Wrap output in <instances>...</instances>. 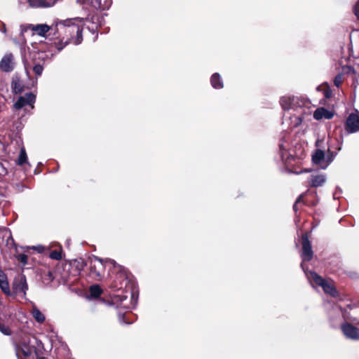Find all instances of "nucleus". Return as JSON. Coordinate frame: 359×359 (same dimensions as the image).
<instances>
[{
	"mask_svg": "<svg viewBox=\"0 0 359 359\" xmlns=\"http://www.w3.org/2000/svg\"><path fill=\"white\" fill-rule=\"evenodd\" d=\"M107 264H109L114 268L118 269L120 273L117 276V279H121L119 284L115 281L112 285V287L118 292V293L114 294L111 298L112 304L116 305L117 308L130 309L133 304V302L134 301L135 296L133 292L128 290H122L123 286L126 288L128 287L129 280H128L126 270L121 266L117 264L116 262L112 259H107L104 261L100 258L93 257L90 259V276L96 280H100L104 276V269Z\"/></svg>",
	"mask_w": 359,
	"mask_h": 359,
	"instance_id": "f257e3e1",
	"label": "nucleus"
},
{
	"mask_svg": "<svg viewBox=\"0 0 359 359\" xmlns=\"http://www.w3.org/2000/svg\"><path fill=\"white\" fill-rule=\"evenodd\" d=\"M282 108L286 111L284 117H289L293 127L299 126L305 115L311 114V102L303 97L283 96L280 100Z\"/></svg>",
	"mask_w": 359,
	"mask_h": 359,
	"instance_id": "f03ea898",
	"label": "nucleus"
},
{
	"mask_svg": "<svg viewBox=\"0 0 359 359\" xmlns=\"http://www.w3.org/2000/svg\"><path fill=\"white\" fill-rule=\"evenodd\" d=\"M76 20H78V18L67 19L60 21L57 24L56 26H60V29H63L65 33L68 36L63 46H57L58 50H61L69 42H72L75 45H78L81 43L83 40V28L81 25L74 22Z\"/></svg>",
	"mask_w": 359,
	"mask_h": 359,
	"instance_id": "7ed1b4c3",
	"label": "nucleus"
},
{
	"mask_svg": "<svg viewBox=\"0 0 359 359\" xmlns=\"http://www.w3.org/2000/svg\"><path fill=\"white\" fill-rule=\"evenodd\" d=\"M0 150H2L8 158L12 159L14 154L19 150L20 154L17 159V164L22 165L27 163V156L25 147L22 145V141L20 137L11 140L10 144H5L0 141Z\"/></svg>",
	"mask_w": 359,
	"mask_h": 359,
	"instance_id": "20e7f679",
	"label": "nucleus"
},
{
	"mask_svg": "<svg viewBox=\"0 0 359 359\" xmlns=\"http://www.w3.org/2000/svg\"><path fill=\"white\" fill-rule=\"evenodd\" d=\"M301 267L311 284L316 283L317 285L322 287L325 293H327L332 297H336L337 295V290L330 282L323 279L314 271H307L302 263L301 264Z\"/></svg>",
	"mask_w": 359,
	"mask_h": 359,
	"instance_id": "39448f33",
	"label": "nucleus"
},
{
	"mask_svg": "<svg viewBox=\"0 0 359 359\" xmlns=\"http://www.w3.org/2000/svg\"><path fill=\"white\" fill-rule=\"evenodd\" d=\"M36 341L37 339L34 337H25L20 341L15 346L16 355L18 359H21L22 356L27 358L35 350L33 341Z\"/></svg>",
	"mask_w": 359,
	"mask_h": 359,
	"instance_id": "423d86ee",
	"label": "nucleus"
},
{
	"mask_svg": "<svg viewBox=\"0 0 359 359\" xmlns=\"http://www.w3.org/2000/svg\"><path fill=\"white\" fill-rule=\"evenodd\" d=\"M35 101L36 96L33 93H26L25 95L18 97V100L13 104V109L19 110L25 108L26 106H29L32 109Z\"/></svg>",
	"mask_w": 359,
	"mask_h": 359,
	"instance_id": "0eeeda50",
	"label": "nucleus"
},
{
	"mask_svg": "<svg viewBox=\"0 0 359 359\" xmlns=\"http://www.w3.org/2000/svg\"><path fill=\"white\" fill-rule=\"evenodd\" d=\"M13 292L20 296L22 299L26 298V292L28 290V286L25 276H20L19 278H15L13 283Z\"/></svg>",
	"mask_w": 359,
	"mask_h": 359,
	"instance_id": "6e6552de",
	"label": "nucleus"
},
{
	"mask_svg": "<svg viewBox=\"0 0 359 359\" xmlns=\"http://www.w3.org/2000/svg\"><path fill=\"white\" fill-rule=\"evenodd\" d=\"M341 330L346 339L357 341L359 340V328L354 326L351 323H344L341 325Z\"/></svg>",
	"mask_w": 359,
	"mask_h": 359,
	"instance_id": "1a4fd4ad",
	"label": "nucleus"
},
{
	"mask_svg": "<svg viewBox=\"0 0 359 359\" xmlns=\"http://www.w3.org/2000/svg\"><path fill=\"white\" fill-rule=\"evenodd\" d=\"M302 252L301 257L303 262H309L311 260L313 255L311 244L306 233L302 235Z\"/></svg>",
	"mask_w": 359,
	"mask_h": 359,
	"instance_id": "9d476101",
	"label": "nucleus"
},
{
	"mask_svg": "<svg viewBox=\"0 0 359 359\" xmlns=\"http://www.w3.org/2000/svg\"><path fill=\"white\" fill-rule=\"evenodd\" d=\"M345 129L348 133H353L359 131V113H351L348 116Z\"/></svg>",
	"mask_w": 359,
	"mask_h": 359,
	"instance_id": "9b49d317",
	"label": "nucleus"
},
{
	"mask_svg": "<svg viewBox=\"0 0 359 359\" xmlns=\"http://www.w3.org/2000/svg\"><path fill=\"white\" fill-rule=\"evenodd\" d=\"M27 29H32L36 34L41 36H45L46 34L52 29V27L48 26L46 24H38V25H27L26 26H21V34H23Z\"/></svg>",
	"mask_w": 359,
	"mask_h": 359,
	"instance_id": "f8f14e48",
	"label": "nucleus"
},
{
	"mask_svg": "<svg viewBox=\"0 0 359 359\" xmlns=\"http://www.w3.org/2000/svg\"><path fill=\"white\" fill-rule=\"evenodd\" d=\"M13 55L11 53L6 54L0 62V68L6 72H9L13 69Z\"/></svg>",
	"mask_w": 359,
	"mask_h": 359,
	"instance_id": "ddd939ff",
	"label": "nucleus"
},
{
	"mask_svg": "<svg viewBox=\"0 0 359 359\" xmlns=\"http://www.w3.org/2000/svg\"><path fill=\"white\" fill-rule=\"evenodd\" d=\"M33 8H48L54 6L57 0H27Z\"/></svg>",
	"mask_w": 359,
	"mask_h": 359,
	"instance_id": "4468645a",
	"label": "nucleus"
},
{
	"mask_svg": "<svg viewBox=\"0 0 359 359\" xmlns=\"http://www.w3.org/2000/svg\"><path fill=\"white\" fill-rule=\"evenodd\" d=\"M326 181L325 175H311L309 178V184L311 187H321Z\"/></svg>",
	"mask_w": 359,
	"mask_h": 359,
	"instance_id": "2eb2a0df",
	"label": "nucleus"
},
{
	"mask_svg": "<svg viewBox=\"0 0 359 359\" xmlns=\"http://www.w3.org/2000/svg\"><path fill=\"white\" fill-rule=\"evenodd\" d=\"M334 114L332 111L320 107L317 109L313 114V117L316 120H320L323 118L326 119H330L333 117Z\"/></svg>",
	"mask_w": 359,
	"mask_h": 359,
	"instance_id": "dca6fc26",
	"label": "nucleus"
},
{
	"mask_svg": "<svg viewBox=\"0 0 359 359\" xmlns=\"http://www.w3.org/2000/svg\"><path fill=\"white\" fill-rule=\"evenodd\" d=\"M32 309L30 313L32 314L34 319L40 324H42L46 320L45 315L36 307L34 303L32 302Z\"/></svg>",
	"mask_w": 359,
	"mask_h": 359,
	"instance_id": "f3484780",
	"label": "nucleus"
},
{
	"mask_svg": "<svg viewBox=\"0 0 359 359\" xmlns=\"http://www.w3.org/2000/svg\"><path fill=\"white\" fill-rule=\"evenodd\" d=\"M312 161L314 164L319 165L320 168L326 161L325 153L321 149H317L312 155Z\"/></svg>",
	"mask_w": 359,
	"mask_h": 359,
	"instance_id": "a211bd4d",
	"label": "nucleus"
},
{
	"mask_svg": "<svg viewBox=\"0 0 359 359\" xmlns=\"http://www.w3.org/2000/svg\"><path fill=\"white\" fill-rule=\"evenodd\" d=\"M11 89L14 94L21 93L24 90V84L18 76H13L12 79Z\"/></svg>",
	"mask_w": 359,
	"mask_h": 359,
	"instance_id": "6ab92c4d",
	"label": "nucleus"
},
{
	"mask_svg": "<svg viewBox=\"0 0 359 359\" xmlns=\"http://www.w3.org/2000/svg\"><path fill=\"white\" fill-rule=\"evenodd\" d=\"M0 288L4 294L7 295L11 294V290L7 276L1 270H0Z\"/></svg>",
	"mask_w": 359,
	"mask_h": 359,
	"instance_id": "aec40b11",
	"label": "nucleus"
},
{
	"mask_svg": "<svg viewBox=\"0 0 359 359\" xmlns=\"http://www.w3.org/2000/svg\"><path fill=\"white\" fill-rule=\"evenodd\" d=\"M24 66H25V71L28 75H29V70L30 69H32V70L36 77L40 76L42 74V72L43 71V65H41L40 64H36L33 67H32L31 65L27 62L24 60Z\"/></svg>",
	"mask_w": 359,
	"mask_h": 359,
	"instance_id": "412c9836",
	"label": "nucleus"
},
{
	"mask_svg": "<svg viewBox=\"0 0 359 359\" xmlns=\"http://www.w3.org/2000/svg\"><path fill=\"white\" fill-rule=\"evenodd\" d=\"M119 321L121 323L129 325L135 320V316L131 312H126L121 314L118 313Z\"/></svg>",
	"mask_w": 359,
	"mask_h": 359,
	"instance_id": "4be33fe9",
	"label": "nucleus"
},
{
	"mask_svg": "<svg viewBox=\"0 0 359 359\" xmlns=\"http://www.w3.org/2000/svg\"><path fill=\"white\" fill-rule=\"evenodd\" d=\"M210 83L214 88H223V81L218 73H215L210 78Z\"/></svg>",
	"mask_w": 359,
	"mask_h": 359,
	"instance_id": "5701e85b",
	"label": "nucleus"
},
{
	"mask_svg": "<svg viewBox=\"0 0 359 359\" xmlns=\"http://www.w3.org/2000/svg\"><path fill=\"white\" fill-rule=\"evenodd\" d=\"M287 144L285 142H280L279 144V152L280 154L281 159L285 161L289 158V155H287Z\"/></svg>",
	"mask_w": 359,
	"mask_h": 359,
	"instance_id": "b1692460",
	"label": "nucleus"
},
{
	"mask_svg": "<svg viewBox=\"0 0 359 359\" xmlns=\"http://www.w3.org/2000/svg\"><path fill=\"white\" fill-rule=\"evenodd\" d=\"M337 156V153L331 151L330 149H328L327 154L326 156V161L323 165L321 166V169H325L334 160L335 156Z\"/></svg>",
	"mask_w": 359,
	"mask_h": 359,
	"instance_id": "393cba45",
	"label": "nucleus"
},
{
	"mask_svg": "<svg viewBox=\"0 0 359 359\" xmlns=\"http://www.w3.org/2000/svg\"><path fill=\"white\" fill-rule=\"evenodd\" d=\"M89 292L92 297L97 298L102 294V290L99 285H94L90 286Z\"/></svg>",
	"mask_w": 359,
	"mask_h": 359,
	"instance_id": "a878e982",
	"label": "nucleus"
},
{
	"mask_svg": "<svg viewBox=\"0 0 359 359\" xmlns=\"http://www.w3.org/2000/svg\"><path fill=\"white\" fill-rule=\"evenodd\" d=\"M343 76L344 75L342 74H337L334 79V84L337 87H339L343 81Z\"/></svg>",
	"mask_w": 359,
	"mask_h": 359,
	"instance_id": "bb28decb",
	"label": "nucleus"
},
{
	"mask_svg": "<svg viewBox=\"0 0 359 359\" xmlns=\"http://www.w3.org/2000/svg\"><path fill=\"white\" fill-rule=\"evenodd\" d=\"M27 259H28V257L25 254H20L17 256L18 261L20 262L23 265H25L27 264Z\"/></svg>",
	"mask_w": 359,
	"mask_h": 359,
	"instance_id": "cd10ccee",
	"label": "nucleus"
},
{
	"mask_svg": "<svg viewBox=\"0 0 359 359\" xmlns=\"http://www.w3.org/2000/svg\"><path fill=\"white\" fill-rule=\"evenodd\" d=\"M0 332L5 335H11V332L8 327L0 323Z\"/></svg>",
	"mask_w": 359,
	"mask_h": 359,
	"instance_id": "c85d7f7f",
	"label": "nucleus"
},
{
	"mask_svg": "<svg viewBox=\"0 0 359 359\" xmlns=\"http://www.w3.org/2000/svg\"><path fill=\"white\" fill-rule=\"evenodd\" d=\"M50 257L55 260H60L62 258L61 253L57 250H53L50 254Z\"/></svg>",
	"mask_w": 359,
	"mask_h": 359,
	"instance_id": "c756f323",
	"label": "nucleus"
},
{
	"mask_svg": "<svg viewBox=\"0 0 359 359\" xmlns=\"http://www.w3.org/2000/svg\"><path fill=\"white\" fill-rule=\"evenodd\" d=\"M7 173L8 170L5 165L0 162V176H5Z\"/></svg>",
	"mask_w": 359,
	"mask_h": 359,
	"instance_id": "7c9ffc66",
	"label": "nucleus"
},
{
	"mask_svg": "<svg viewBox=\"0 0 359 359\" xmlns=\"http://www.w3.org/2000/svg\"><path fill=\"white\" fill-rule=\"evenodd\" d=\"M353 13L357 20H359V0L356 2L353 7Z\"/></svg>",
	"mask_w": 359,
	"mask_h": 359,
	"instance_id": "2f4dec72",
	"label": "nucleus"
},
{
	"mask_svg": "<svg viewBox=\"0 0 359 359\" xmlns=\"http://www.w3.org/2000/svg\"><path fill=\"white\" fill-rule=\"evenodd\" d=\"M90 4L95 8H100L101 0H91Z\"/></svg>",
	"mask_w": 359,
	"mask_h": 359,
	"instance_id": "473e14b6",
	"label": "nucleus"
},
{
	"mask_svg": "<svg viewBox=\"0 0 359 359\" xmlns=\"http://www.w3.org/2000/svg\"><path fill=\"white\" fill-rule=\"evenodd\" d=\"M76 2L83 6V8L87 9V6L90 4L89 0H76Z\"/></svg>",
	"mask_w": 359,
	"mask_h": 359,
	"instance_id": "72a5a7b5",
	"label": "nucleus"
},
{
	"mask_svg": "<svg viewBox=\"0 0 359 359\" xmlns=\"http://www.w3.org/2000/svg\"><path fill=\"white\" fill-rule=\"evenodd\" d=\"M301 198L302 196H300L296 201L295 204L293 206V208L294 210V211H297V203L301 201Z\"/></svg>",
	"mask_w": 359,
	"mask_h": 359,
	"instance_id": "f704fd0d",
	"label": "nucleus"
},
{
	"mask_svg": "<svg viewBox=\"0 0 359 359\" xmlns=\"http://www.w3.org/2000/svg\"><path fill=\"white\" fill-rule=\"evenodd\" d=\"M0 30L4 32V33H6V25L4 23H3L2 25V28L0 29Z\"/></svg>",
	"mask_w": 359,
	"mask_h": 359,
	"instance_id": "c9c22d12",
	"label": "nucleus"
},
{
	"mask_svg": "<svg viewBox=\"0 0 359 359\" xmlns=\"http://www.w3.org/2000/svg\"><path fill=\"white\" fill-rule=\"evenodd\" d=\"M352 322L355 323L356 325H359V320H356L355 318H351L350 319Z\"/></svg>",
	"mask_w": 359,
	"mask_h": 359,
	"instance_id": "e433bc0d",
	"label": "nucleus"
},
{
	"mask_svg": "<svg viewBox=\"0 0 359 359\" xmlns=\"http://www.w3.org/2000/svg\"><path fill=\"white\" fill-rule=\"evenodd\" d=\"M309 170H302L300 172H296L297 174H300V173H303V172H308Z\"/></svg>",
	"mask_w": 359,
	"mask_h": 359,
	"instance_id": "4c0bfd02",
	"label": "nucleus"
},
{
	"mask_svg": "<svg viewBox=\"0 0 359 359\" xmlns=\"http://www.w3.org/2000/svg\"><path fill=\"white\" fill-rule=\"evenodd\" d=\"M341 142L339 143V147H337V151H340L341 149Z\"/></svg>",
	"mask_w": 359,
	"mask_h": 359,
	"instance_id": "58836bf2",
	"label": "nucleus"
},
{
	"mask_svg": "<svg viewBox=\"0 0 359 359\" xmlns=\"http://www.w3.org/2000/svg\"><path fill=\"white\" fill-rule=\"evenodd\" d=\"M325 97H330V93H329L328 92H327V93H325Z\"/></svg>",
	"mask_w": 359,
	"mask_h": 359,
	"instance_id": "ea45409f",
	"label": "nucleus"
},
{
	"mask_svg": "<svg viewBox=\"0 0 359 359\" xmlns=\"http://www.w3.org/2000/svg\"><path fill=\"white\" fill-rule=\"evenodd\" d=\"M38 359H46V358H44V357H40V358H39Z\"/></svg>",
	"mask_w": 359,
	"mask_h": 359,
	"instance_id": "a19ab883",
	"label": "nucleus"
},
{
	"mask_svg": "<svg viewBox=\"0 0 359 359\" xmlns=\"http://www.w3.org/2000/svg\"><path fill=\"white\" fill-rule=\"evenodd\" d=\"M349 309H352V306L351 305H348Z\"/></svg>",
	"mask_w": 359,
	"mask_h": 359,
	"instance_id": "79ce46f5",
	"label": "nucleus"
}]
</instances>
